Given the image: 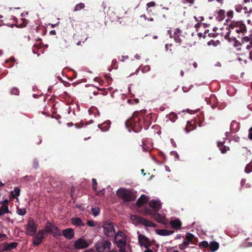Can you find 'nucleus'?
<instances>
[{"instance_id":"nucleus-1","label":"nucleus","mask_w":252,"mask_h":252,"mask_svg":"<svg viewBox=\"0 0 252 252\" xmlns=\"http://www.w3.org/2000/svg\"><path fill=\"white\" fill-rule=\"evenodd\" d=\"M146 110L135 112L132 116L126 122V126L129 131L131 129L135 132H139L142 127L147 129L151 125L152 116L146 115Z\"/></svg>"},{"instance_id":"nucleus-2","label":"nucleus","mask_w":252,"mask_h":252,"mask_svg":"<svg viewBox=\"0 0 252 252\" xmlns=\"http://www.w3.org/2000/svg\"><path fill=\"white\" fill-rule=\"evenodd\" d=\"M247 32L246 25L242 21H234L230 22L228 26V31L224 36V38L230 41L231 34L235 33L244 35Z\"/></svg>"},{"instance_id":"nucleus-3","label":"nucleus","mask_w":252,"mask_h":252,"mask_svg":"<svg viewBox=\"0 0 252 252\" xmlns=\"http://www.w3.org/2000/svg\"><path fill=\"white\" fill-rule=\"evenodd\" d=\"M117 194L124 202H132L136 198L132 191L126 189H119L117 191Z\"/></svg>"},{"instance_id":"nucleus-4","label":"nucleus","mask_w":252,"mask_h":252,"mask_svg":"<svg viewBox=\"0 0 252 252\" xmlns=\"http://www.w3.org/2000/svg\"><path fill=\"white\" fill-rule=\"evenodd\" d=\"M43 230H44V232L47 235L48 234H53V236L54 237L62 235V233L59 228L50 221H47L45 225V229H43Z\"/></svg>"},{"instance_id":"nucleus-5","label":"nucleus","mask_w":252,"mask_h":252,"mask_svg":"<svg viewBox=\"0 0 252 252\" xmlns=\"http://www.w3.org/2000/svg\"><path fill=\"white\" fill-rule=\"evenodd\" d=\"M103 232L108 237H113L116 234L113 224L112 222L106 221L102 225Z\"/></svg>"},{"instance_id":"nucleus-6","label":"nucleus","mask_w":252,"mask_h":252,"mask_svg":"<svg viewBox=\"0 0 252 252\" xmlns=\"http://www.w3.org/2000/svg\"><path fill=\"white\" fill-rule=\"evenodd\" d=\"M26 234L30 236H34L37 231V225L32 218H30L26 225Z\"/></svg>"},{"instance_id":"nucleus-7","label":"nucleus","mask_w":252,"mask_h":252,"mask_svg":"<svg viewBox=\"0 0 252 252\" xmlns=\"http://www.w3.org/2000/svg\"><path fill=\"white\" fill-rule=\"evenodd\" d=\"M111 243L110 241L103 240L97 242L95 245V248L97 252H103L105 251L109 250L110 249Z\"/></svg>"},{"instance_id":"nucleus-8","label":"nucleus","mask_w":252,"mask_h":252,"mask_svg":"<svg viewBox=\"0 0 252 252\" xmlns=\"http://www.w3.org/2000/svg\"><path fill=\"white\" fill-rule=\"evenodd\" d=\"M168 32L170 34V37L173 38L176 42L179 44H181L183 42V39L180 37L182 35V32L180 29L176 28L174 29L173 33H172L171 30L168 31ZM182 37L184 38V37L182 36Z\"/></svg>"},{"instance_id":"nucleus-9","label":"nucleus","mask_w":252,"mask_h":252,"mask_svg":"<svg viewBox=\"0 0 252 252\" xmlns=\"http://www.w3.org/2000/svg\"><path fill=\"white\" fill-rule=\"evenodd\" d=\"M115 241L118 247H124L126 245L125 234L121 231H119L115 234Z\"/></svg>"},{"instance_id":"nucleus-10","label":"nucleus","mask_w":252,"mask_h":252,"mask_svg":"<svg viewBox=\"0 0 252 252\" xmlns=\"http://www.w3.org/2000/svg\"><path fill=\"white\" fill-rule=\"evenodd\" d=\"M89 244L83 238H80L74 242L75 249H84L88 248Z\"/></svg>"},{"instance_id":"nucleus-11","label":"nucleus","mask_w":252,"mask_h":252,"mask_svg":"<svg viewBox=\"0 0 252 252\" xmlns=\"http://www.w3.org/2000/svg\"><path fill=\"white\" fill-rule=\"evenodd\" d=\"M135 220L140 223L144 225L145 226H150L156 227L157 224L151 221L150 220L142 217L134 216Z\"/></svg>"},{"instance_id":"nucleus-12","label":"nucleus","mask_w":252,"mask_h":252,"mask_svg":"<svg viewBox=\"0 0 252 252\" xmlns=\"http://www.w3.org/2000/svg\"><path fill=\"white\" fill-rule=\"evenodd\" d=\"M138 241L141 246H144L148 248L150 247V241L149 239L145 235L139 234L138 236Z\"/></svg>"},{"instance_id":"nucleus-13","label":"nucleus","mask_w":252,"mask_h":252,"mask_svg":"<svg viewBox=\"0 0 252 252\" xmlns=\"http://www.w3.org/2000/svg\"><path fill=\"white\" fill-rule=\"evenodd\" d=\"M150 207L152 208L155 212H158L161 208V204L159 201L152 200L149 203Z\"/></svg>"},{"instance_id":"nucleus-14","label":"nucleus","mask_w":252,"mask_h":252,"mask_svg":"<svg viewBox=\"0 0 252 252\" xmlns=\"http://www.w3.org/2000/svg\"><path fill=\"white\" fill-rule=\"evenodd\" d=\"M63 235L68 240H71L74 236V232L72 228H67L63 230Z\"/></svg>"},{"instance_id":"nucleus-15","label":"nucleus","mask_w":252,"mask_h":252,"mask_svg":"<svg viewBox=\"0 0 252 252\" xmlns=\"http://www.w3.org/2000/svg\"><path fill=\"white\" fill-rule=\"evenodd\" d=\"M3 247V250L5 251H9L12 249H15L18 246V243L12 242L10 244L8 243H4L1 244Z\"/></svg>"},{"instance_id":"nucleus-16","label":"nucleus","mask_w":252,"mask_h":252,"mask_svg":"<svg viewBox=\"0 0 252 252\" xmlns=\"http://www.w3.org/2000/svg\"><path fill=\"white\" fill-rule=\"evenodd\" d=\"M171 227L176 230H180L181 228L182 222L178 219L172 220L169 222Z\"/></svg>"},{"instance_id":"nucleus-17","label":"nucleus","mask_w":252,"mask_h":252,"mask_svg":"<svg viewBox=\"0 0 252 252\" xmlns=\"http://www.w3.org/2000/svg\"><path fill=\"white\" fill-rule=\"evenodd\" d=\"M186 240L194 245H196L198 242V238L195 237L192 233L189 232L186 234Z\"/></svg>"},{"instance_id":"nucleus-18","label":"nucleus","mask_w":252,"mask_h":252,"mask_svg":"<svg viewBox=\"0 0 252 252\" xmlns=\"http://www.w3.org/2000/svg\"><path fill=\"white\" fill-rule=\"evenodd\" d=\"M157 5L161 7L162 9H168L167 6L170 4L169 0H157Z\"/></svg>"},{"instance_id":"nucleus-19","label":"nucleus","mask_w":252,"mask_h":252,"mask_svg":"<svg viewBox=\"0 0 252 252\" xmlns=\"http://www.w3.org/2000/svg\"><path fill=\"white\" fill-rule=\"evenodd\" d=\"M153 218L158 223L165 224V222H164L165 217L159 214L158 212H155Z\"/></svg>"},{"instance_id":"nucleus-20","label":"nucleus","mask_w":252,"mask_h":252,"mask_svg":"<svg viewBox=\"0 0 252 252\" xmlns=\"http://www.w3.org/2000/svg\"><path fill=\"white\" fill-rule=\"evenodd\" d=\"M224 142H218V147L222 154L226 153L227 151H229V147L224 145Z\"/></svg>"},{"instance_id":"nucleus-21","label":"nucleus","mask_w":252,"mask_h":252,"mask_svg":"<svg viewBox=\"0 0 252 252\" xmlns=\"http://www.w3.org/2000/svg\"><path fill=\"white\" fill-rule=\"evenodd\" d=\"M156 232L158 234L161 236H168L174 233L173 230L166 229H157Z\"/></svg>"},{"instance_id":"nucleus-22","label":"nucleus","mask_w":252,"mask_h":252,"mask_svg":"<svg viewBox=\"0 0 252 252\" xmlns=\"http://www.w3.org/2000/svg\"><path fill=\"white\" fill-rule=\"evenodd\" d=\"M231 40L234 41L233 46L235 48H237V49L238 50H241V47H243V43H242V42H240V41L237 40L236 39V38L234 37L233 35L230 36V42H231Z\"/></svg>"},{"instance_id":"nucleus-23","label":"nucleus","mask_w":252,"mask_h":252,"mask_svg":"<svg viewBox=\"0 0 252 252\" xmlns=\"http://www.w3.org/2000/svg\"><path fill=\"white\" fill-rule=\"evenodd\" d=\"M148 201V197L145 194H142L137 200L136 205L141 206Z\"/></svg>"},{"instance_id":"nucleus-24","label":"nucleus","mask_w":252,"mask_h":252,"mask_svg":"<svg viewBox=\"0 0 252 252\" xmlns=\"http://www.w3.org/2000/svg\"><path fill=\"white\" fill-rule=\"evenodd\" d=\"M111 123L110 121H106L105 122L98 125V127L103 131H107L110 126Z\"/></svg>"},{"instance_id":"nucleus-25","label":"nucleus","mask_w":252,"mask_h":252,"mask_svg":"<svg viewBox=\"0 0 252 252\" xmlns=\"http://www.w3.org/2000/svg\"><path fill=\"white\" fill-rule=\"evenodd\" d=\"M209 247L211 252H214L219 248V244L216 241H212L209 245Z\"/></svg>"},{"instance_id":"nucleus-26","label":"nucleus","mask_w":252,"mask_h":252,"mask_svg":"<svg viewBox=\"0 0 252 252\" xmlns=\"http://www.w3.org/2000/svg\"><path fill=\"white\" fill-rule=\"evenodd\" d=\"M71 223L74 225L77 226H84V224L83 223L81 219L79 218L74 217L71 219Z\"/></svg>"},{"instance_id":"nucleus-27","label":"nucleus","mask_w":252,"mask_h":252,"mask_svg":"<svg viewBox=\"0 0 252 252\" xmlns=\"http://www.w3.org/2000/svg\"><path fill=\"white\" fill-rule=\"evenodd\" d=\"M217 19L219 21H222L223 20L224 18H225V10H223V9H220L218 12H217Z\"/></svg>"},{"instance_id":"nucleus-28","label":"nucleus","mask_w":252,"mask_h":252,"mask_svg":"<svg viewBox=\"0 0 252 252\" xmlns=\"http://www.w3.org/2000/svg\"><path fill=\"white\" fill-rule=\"evenodd\" d=\"M37 238L40 239L42 241L43 239L47 236L46 233L43 230V229L39 230L35 235Z\"/></svg>"},{"instance_id":"nucleus-29","label":"nucleus","mask_w":252,"mask_h":252,"mask_svg":"<svg viewBox=\"0 0 252 252\" xmlns=\"http://www.w3.org/2000/svg\"><path fill=\"white\" fill-rule=\"evenodd\" d=\"M9 212V211L8 205L6 204H2V205L0 207V216Z\"/></svg>"},{"instance_id":"nucleus-30","label":"nucleus","mask_w":252,"mask_h":252,"mask_svg":"<svg viewBox=\"0 0 252 252\" xmlns=\"http://www.w3.org/2000/svg\"><path fill=\"white\" fill-rule=\"evenodd\" d=\"M20 189L18 187H15L13 191H11V194L13 198H16L20 195Z\"/></svg>"},{"instance_id":"nucleus-31","label":"nucleus","mask_w":252,"mask_h":252,"mask_svg":"<svg viewBox=\"0 0 252 252\" xmlns=\"http://www.w3.org/2000/svg\"><path fill=\"white\" fill-rule=\"evenodd\" d=\"M42 242V241L41 240H40V239L37 238L35 236L33 240L32 245L33 247H37V246H39Z\"/></svg>"},{"instance_id":"nucleus-32","label":"nucleus","mask_w":252,"mask_h":252,"mask_svg":"<svg viewBox=\"0 0 252 252\" xmlns=\"http://www.w3.org/2000/svg\"><path fill=\"white\" fill-rule=\"evenodd\" d=\"M85 7V4L84 3L80 2V3L77 4L74 9V11H77L83 9Z\"/></svg>"},{"instance_id":"nucleus-33","label":"nucleus","mask_w":252,"mask_h":252,"mask_svg":"<svg viewBox=\"0 0 252 252\" xmlns=\"http://www.w3.org/2000/svg\"><path fill=\"white\" fill-rule=\"evenodd\" d=\"M91 212L93 215L95 217L99 215L100 213V209L98 207H97L92 208L91 209Z\"/></svg>"},{"instance_id":"nucleus-34","label":"nucleus","mask_w":252,"mask_h":252,"mask_svg":"<svg viewBox=\"0 0 252 252\" xmlns=\"http://www.w3.org/2000/svg\"><path fill=\"white\" fill-rule=\"evenodd\" d=\"M177 115L172 112V113H170L169 114V119L172 122H174L176 119H177Z\"/></svg>"},{"instance_id":"nucleus-35","label":"nucleus","mask_w":252,"mask_h":252,"mask_svg":"<svg viewBox=\"0 0 252 252\" xmlns=\"http://www.w3.org/2000/svg\"><path fill=\"white\" fill-rule=\"evenodd\" d=\"M245 171L247 173L252 171V161L246 165Z\"/></svg>"},{"instance_id":"nucleus-36","label":"nucleus","mask_w":252,"mask_h":252,"mask_svg":"<svg viewBox=\"0 0 252 252\" xmlns=\"http://www.w3.org/2000/svg\"><path fill=\"white\" fill-rule=\"evenodd\" d=\"M241 42L243 43V46H244L245 44L249 43V42H251L252 41L251 40L250 37L246 36H244L242 39Z\"/></svg>"},{"instance_id":"nucleus-37","label":"nucleus","mask_w":252,"mask_h":252,"mask_svg":"<svg viewBox=\"0 0 252 252\" xmlns=\"http://www.w3.org/2000/svg\"><path fill=\"white\" fill-rule=\"evenodd\" d=\"M17 213L20 216H24L26 213V210L25 208H17Z\"/></svg>"},{"instance_id":"nucleus-38","label":"nucleus","mask_w":252,"mask_h":252,"mask_svg":"<svg viewBox=\"0 0 252 252\" xmlns=\"http://www.w3.org/2000/svg\"><path fill=\"white\" fill-rule=\"evenodd\" d=\"M199 246L200 247L207 248L209 247V243L206 241H203L202 242H201L199 244Z\"/></svg>"},{"instance_id":"nucleus-39","label":"nucleus","mask_w":252,"mask_h":252,"mask_svg":"<svg viewBox=\"0 0 252 252\" xmlns=\"http://www.w3.org/2000/svg\"><path fill=\"white\" fill-rule=\"evenodd\" d=\"M97 183L95 179L93 178L92 179V187L94 191L97 190Z\"/></svg>"},{"instance_id":"nucleus-40","label":"nucleus","mask_w":252,"mask_h":252,"mask_svg":"<svg viewBox=\"0 0 252 252\" xmlns=\"http://www.w3.org/2000/svg\"><path fill=\"white\" fill-rule=\"evenodd\" d=\"M151 69V67L149 65H145L142 67L141 69V71L143 73H146L148 71H149Z\"/></svg>"},{"instance_id":"nucleus-41","label":"nucleus","mask_w":252,"mask_h":252,"mask_svg":"<svg viewBox=\"0 0 252 252\" xmlns=\"http://www.w3.org/2000/svg\"><path fill=\"white\" fill-rule=\"evenodd\" d=\"M11 94L14 95H19V90L16 88H13L11 90Z\"/></svg>"},{"instance_id":"nucleus-42","label":"nucleus","mask_w":252,"mask_h":252,"mask_svg":"<svg viewBox=\"0 0 252 252\" xmlns=\"http://www.w3.org/2000/svg\"><path fill=\"white\" fill-rule=\"evenodd\" d=\"M145 212L147 214L151 216V217L153 218V215L155 214V212L154 210L152 211L151 210H150L149 209H147L145 210Z\"/></svg>"},{"instance_id":"nucleus-43","label":"nucleus","mask_w":252,"mask_h":252,"mask_svg":"<svg viewBox=\"0 0 252 252\" xmlns=\"http://www.w3.org/2000/svg\"><path fill=\"white\" fill-rule=\"evenodd\" d=\"M146 5L148 8H150L151 7H154V6L157 5V1H151L150 2H148Z\"/></svg>"},{"instance_id":"nucleus-44","label":"nucleus","mask_w":252,"mask_h":252,"mask_svg":"<svg viewBox=\"0 0 252 252\" xmlns=\"http://www.w3.org/2000/svg\"><path fill=\"white\" fill-rule=\"evenodd\" d=\"M87 224L90 227H93L95 226V222L93 220H88Z\"/></svg>"},{"instance_id":"nucleus-45","label":"nucleus","mask_w":252,"mask_h":252,"mask_svg":"<svg viewBox=\"0 0 252 252\" xmlns=\"http://www.w3.org/2000/svg\"><path fill=\"white\" fill-rule=\"evenodd\" d=\"M243 47L246 48L248 50H250L252 48V42H251L246 44L244 46H243Z\"/></svg>"},{"instance_id":"nucleus-46","label":"nucleus","mask_w":252,"mask_h":252,"mask_svg":"<svg viewBox=\"0 0 252 252\" xmlns=\"http://www.w3.org/2000/svg\"><path fill=\"white\" fill-rule=\"evenodd\" d=\"M172 43H170V44H168V43H167L165 44V48L166 49L167 51L168 50H169L170 52L172 51V49H171V47L172 46Z\"/></svg>"},{"instance_id":"nucleus-47","label":"nucleus","mask_w":252,"mask_h":252,"mask_svg":"<svg viewBox=\"0 0 252 252\" xmlns=\"http://www.w3.org/2000/svg\"><path fill=\"white\" fill-rule=\"evenodd\" d=\"M6 63H8V62H10V64H9V65L8 66V67H11L13 66L14 65V59H10L9 60H7L6 62H5Z\"/></svg>"},{"instance_id":"nucleus-48","label":"nucleus","mask_w":252,"mask_h":252,"mask_svg":"<svg viewBox=\"0 0 252 252\" xmlns=\"http://www.w3.org/2000/svg\"><path fill=\"white\" fill-rule=\"evenodd\" d=\"M226 14L229 18H232L233 17V11L232 10L228 11Z\"/></svg>"},{"instance_id":"nucleus-49","label":"nucleus","mask_w":252,"mask_h":252,"mask_svg":"<svg viewBox=\"0 0 252 252\" xmlns=\"http://www.w3.org/2000/svg\"><path fill=\"white\" fill-rule=\"evenodd\" d=\"M189 241H188V240H186V238L185 239L184 241L183 242V245L185 247H187L189 245Z\"/></svg>"},{"instance_id":"nucleus-50","label":"nucleus","mask_w":252,"mask_h":252,"mask_svg":"<svg viewBox=\"0 0 252 252\" xmlns=\"http://www.w3.org/2000/svg\"><path fill=\"white\" fill-rule=\"evenodd\" d=\"M248 138L252 140V127L250 128L249 130Z\"/></svg>"},{"instance_id":"nucleus-51","label":"nucleus","mask_w":252,"mask_h":252,"mask_svg":"<svg viewBox=\"0 0 252 252\" xmlns=\"http://www.w3.org/2000/svg\"><path fill=\"white\" fill-rule=\"evenodd\" d=\"M235 125L238 126V123L235 121H232L230 124V129H232V126H233Z\"/></svg>"},{"instance_id":"nucleus-52","label":"nucleus","mask_w":252,"mask_h":252,"mask_svg":"<svg viewBox=\"0 0 252 252\" xmlns=\"http://www.w3.org/2000/svg\"><path fill=\"white\" fill-rule=\"evenodd\" d=\"M8 200L7 199H5L3 201H0V204L2 205V204H6L7 205V204L8 203Z\"/></svg>"},{"instance_id":"nucleus-53","label":"nucleus","mask_w":252,"mask_h":252,"mask_svg":"<svg viewBox=\"0 0 252 252\" xmlns=\"http://www.w3.org/2000/svg\"><path fill=\"white\" fill-rule=\"evenodd\" d=\"M246 183V180L242 179L241 181V186L243 187Z\"/></svg>"},{"instance_id":"nucleus-54","label":"nucleus","mask_w":252,"mask_h":252,"mask_svg":"<svg viewBox=\"0 0 252 252\" xmlns=\"http://www.w3.org/2000/svg\"><path fill=\"white\" fill-rule=\"evenodd\" d=\"M6 237V235L4 234H0V240L5 238Z\"/></svg>"},{"instance_id":"nucleus-55","label":"nucleus","mask_w":252,"mask_h":252,"mask_svg":"<svg viewBox=\"0 0 252 252\" xmlns=\"http://www.w3.org/2000/svg\"><path fill=\"white\" fill-rule=\"evenodd\" d=\"M194 0H185V1H186L187 3H189L190 4H193L194 2Z\"/></svg>"},{"instance_id":"nucleus-56","label":"nucleus","mask_w":252,"mask_h":252,"mask_svg":"<svg viewBox=\"0 0 252 252\" xmlns=\"http://www.w3.org/2000/svg\"><path fill=\"white\" fill-rule=\"evenodd\" d=\"M50 34L51 35H56V32L55 30H52L50 32Z\"/></svg>"},{"instance_id":"nucleus-57","label":"nucleus","mask_w":252,"mask_h":252,"mask_svg":"<svg viewBox=\"0 0 252 252\" xmlns=\"http://www.w3.org/2000/svg\"><path fill=\"white\" fill-rule=\"evenodd\" d=\"M249 58L252 61V50L249 53Z\"/></svg>"},{"instance_id":"nucleus-58","label":"nucleus","mask_w":252,"mask_h":252,"mask_svg":"<svg viewBox=\"0 0 252 252\" xmlns=\"http://www.w3.org/2000/svg\"><path fill=\"white\" fill-rule=\"evenodd\" d=\"M179 248H180V249L181 250H183L185 249V247L183 245V244H182L181 245H180L179 246Z\"/></svg>"},{"instance_id":"nucleus-59","label":"nucleus","mask_w":252,"mask_h":252,"mask_svg":"<svg viewBox=\"0 0 252 252\" xmlns=\"http://www.w3.org/2000/svg\"><path fill=\"white\" fill-rule=\"evenodd\" d=\"M234 140L236 142H239L240 141V137L238 136L234 137Z\"/></svg>"},{"instance_id":"nucleus-60","label":"nucleus","mask_w":252,"mask_h":252,"mask_svg":"<svg viewBox=\"0 0 252 252\" xmlns=\"http://www.w3.org/2000/svg\"><path fill=\"white\" fill-rule=\"evenodd\" d=\"M216 1H217L218 2H219V3H220L221 4H222L223 3V1H224V0H216Z\"/></svg>"},{"instance_id":"nucleus-61","label":"nucleus","mask_w":252,"mask_h":252,"mask_svg":"<svg viewBox=\"0 0 252 252\" xmlns=\"http://www.w3.org/2000/svg\"><path fill=\"white\" fill-rule=\"evenodd\" d=\"M3 251H5L4 250H3V247L2 246V245L0 244V252H2Z\"/></svg>"},{"instance_id":"nucleus-62","label":"nucleus","mask_w":252,"mask_h":252,"mask_svg":"<svg viewBox=\"0 0 252 252\" xmlns=\"http://www.w3.org/2000/svg\"><path fill=\"white\" fill-rule=\"evenodd\" d=\"M107 91L105 90H103V93H102L103 95H106L107 94Z\"/></svg>"},{"instance_id":"nucleus-63","label":"nucleus","mask_w":252,"mask_h":252,"mask_svg":"<svg viewBox=\"0 0 252 252\" xmlns=\"http://www.w3.org/2000/svg\"><path fill=\"white\" fill-rule=\"evenodd\" d=\"M193 66L194 68H196L197 67V63L196 62L193 63Z\"/></svg>"},{"instance_id":"nucleus-64","label":"nucleus","mask_w":252,"mask_h":252,"mask_svg":"<svg viewBox=\"0 0 252 252\" xmlns=\"http://www.w3.org/2000/svg\"><path fill=\"white\" fill-rule=\"evenodd\" d=\"M144 252H153L151 249H147Z\"/></svg>"}]
</instances>
